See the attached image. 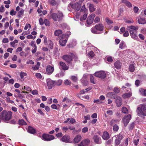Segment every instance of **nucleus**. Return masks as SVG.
<instances>
[{
    "label": "nucleus",
    "mask_w": 146,
    "mask_h": 146,
    "mask_svg": "<svg viewBox=\"0 0 146 146\" xmlns=\"http://www.w3.org/2000/svg\"><path fill=\"white\" fill-rule=\"evenodd\" d=\"M138 29V27L137 26L131 25L127 27V29L129 31L131 37L135 40L138 38L137 30Z\"/></svg>",
    "instance_id": "nucleus-1"
},
{
    "label": "nucleus",
    "mask_w": 146,
    "mask_h": 146,
    "mask_svg": "<svg viewBox=\"0 0 146 146\" xmlns=\"http://www.w3.org/2000/svg\"><path fill=\"white\" fill-rule=\"evenodd\" d=\"M1 116L3 117V121L8 123L12 118V113L11 111H7L6 110H3L1 112Z\"/></svg>",
    "instance_id": "nucleus-2"
},
{
    "label": "nucleus",
    "mask_w": 146,
    "mask_h": 146,
    "mask_svg": "<svg viewBox=\"0 0 146 146\" xmlns=\"http://www.w3.org/2000/svg\"><path fill=\"white\" fill-rule=\"evenodd\" d=\"M62 58L66 62L70 63L73 59L76 60L78 59L77 55L73 53H70L68 54H65L63 55Z\"/></svg>",
    "instance_id": "nucleus-3"
},
{
    "label": "nucleus",
    "mask_w": 146,
    "mask_h": 146,
    "mask_svg": "<svg viewBox=\"0 0 146 146\" xmlns=\"http://www.w3.org/2000/svg\"><path fill=\"white\" fill-rule=\"evenodd\" d=\"M104 27L103 25L101 24H99L96 25L91 29L92 32L93 33L99 34L100 33V31L103 30Z\"/></svg>",
    "instance_id": "nucleus-4"
},
{
    "label": "nucleus",
    "mask_w": 146,
    "mask_h": 146,
    "mask_svg": "<svg viewBox=\"0 0 146 146\" xmlns=\"http://www.w3.org/2000/svg\"><path fill=\"white\" fill-rule=\"evenodd\" d=\"M136 112L139 116H146V104H142L137 108Z\"/></svg>",
    "instance_id": "nucleus-5"
},
{
    "label": "nucleus",
    "mask_w": 146,
    "mask_h": 146,
    "mask_svg": "<svg viewBox=\"0 0 146 146\" xmlns=\"http://www.w3.org/2000/svg\"><path fill=\"white\" fill-rule=\"evenodd\" d=\"M63 15L62 12H58L57 13H54L52 15V19L55 21H60L62 19Z\"/></svg>",
    "instance_id": "nucleus-6"
},
{
    "label": "nucleus",
    "mask_w": 146,
    "mask_h": 146,
    "mask_svg": "<svg viewBox=\"0 0 146 146\" xmlns=\"http://www.w3.org/2000/svg\"><path fill=\"white\" fill-rule=\"evenodd\" d=\"M71 7L72 8L76 11H79L81 7V5L79 4L78 2L74 3H71L68 5V7Z\"/></svg>",
    "instance_id": "nucleus-7"
},
{
    "label": "nucleus",
    "mask_w": 146,
    "mask_h": 146,
    "mask_svg": "<svg viewBox=\"0 0 146 146\" xmlns=\"http://www.w3.org/2000/svg\"><path fill=\"white\" fill-rule=\"evenodd\" d=\"M54 138V137L53 135L46 134H43L42 137V140L47 141H50Z\"/></svg>",
    "instance_id": "nucleus-8"
},
{
    "label": "nucleus",
    "mask_w": 146,
    "mask_h": 146,
    "mask_svg": "<svg viewBox=\"0 0 146 146\" xmlns=\"http://www.w3.org/2000/svg\"><path fill=\"white\" fill-rule=\"evenodd\" d=\"M95 76L102 78H104L106 76V73L103 71L96 72L94 74Z\"/></svg>",
    "instance_id": "nucleus-9"
},
{
    "label": "nucleus",
    "mask_w": 146,
    "mask_h": 146,
    "mask_svg": "<svg viewBox=\"0 0 146 146\" xmlns=\"http://www.w3.org/2000/svg\"><path fill=\"white\" fill-rule=\"evenodd\" d=\"M47 85L49 89H51L52 87L55 86V81H53L50 78L46 80Z\"/></svg>",
    "instance_id": "nucleus-10"
},
{
    "label": "nucleus",
    "mask_w": 146,
    "mask_h": 146,
    "mask_svg": "<svg viewBox=\"0 0 146 146\" xmlns=\"http://www.w3.org/2000/svg\"><path fill=\"white\" fill-rule=\"evenodd\" d=\"M131 118V115L129 114L126 116H125L123 118L122 121L123 123L125 126H126L129 123L130 120Z\"/></svg>",
    "instance_id": "nucleus-11"
},
{
    "label": "nucleus",
    "mask_w": 146,
    "mask_h": 146,
    "mask_svg": "<svg viewBox=\"0 0 146 146\" xmlns=\"http://www.w3.org/2000/svg\"><path fill=\"white\" fill-rule=\"evenodd\" d=\"M95 16V15L94 13L92 14L90 16H89L87 19V24L88 25L92 24L93 21L94 19Z\"/></svg>",
    "instance_id": "nucleus-12"
},
{
    "label": "nucleus",
    "mask_w": 146,
    "mask_h": 146,
    "mask_svg": "<svg viewBox=\"0 0 146 146\" xmlns=\"http://www.w3.org/2000/svg\"><path fill=\"white\" fill-rule=\"evenodd\" d=\"M46 70L47 74L50 75L53 72L54 68L53 66L50 65H48L47 66Z\"/></svg>",
    "instance_id": "nucleus-13"
},
{
    "label": "nucleus",
    "mask_w": 146,
    "mask_h": 146,
    "mask_svg": "<svg viewBox=\"0 0 146 146\" xmlns=\"http://www.w3.org/2000/svg\"><path fill=\"white\" fill-rule=\"evenodd\" d=\"M60 65V68L64 70H67L69 68V66L66 64L62 62H59Z\"/></svg>",
    "instance_id": "nucleus-14"
},
{
    "label": "nucleus",
    "mask_w": 146,
    "mask_h": 146,
    "mask_svg": "<svg viewBox=\"0 0 146 146\" xmlns=\"http://www.w3.org/2000/svg\"><path fill=\"white\" fill-rule=\"evenodd\" d=\"M70 138L69 136L67 135H65L62 137L60 139V140L63 142L68 143H70Z\"/></svg>",
    "instance_id": "nucleus-15"
},
{
    "label": "nucleus",
    "mask_w": 146,
    "mask_h": 146,
    "mask_svg": "<svg viewBox=\"0 0 146 146\" xmlns=\"http://www.w3.org/2000/svg\"><path fill=\"white\" fill-rule=\"evenodd\" d=\"M93 139L94 142L97 144H100L102 143L100 138L97 135L94 136Z\"/></svg>",
    "instance_id": "nucleus-16"
},
{
    "label": "nucleus",
    "mask_w": 146,
    "mask_h": 146,
    "mask_svg": "<svg viewBox=\"0 0 146 146\" xmlns=\"http://www.w3.org/2000/svg\"><path fill=\"white\" fill-rule=\"evenodd\" d=\"M103 139L105 140H107L110 138V136L109 133L106 132H104L102 136Z\"/></svg>",
    "instance_id": "nucleus-17"
},
{
    "label": "nucleus",
    "mask_w": 146,
    "mask_h": 146,
    "mask_svg": "<svg viewBox=\"0 0 146 146\" xmlns=\"http://www.w3.org/2000/svg\"><path fill=\"white\" fill-rule=\"evenodd\" d=\"M116 103L117 107L120 106L122 104V100L119 97H118L117 98L116 100Z\"/></svg>",
    "instance_id": "nucleus-18"
},
{
    "label": "nucleus",
    "mask_w": 146,
    "mask_h": 146,
    "mask_svg": "<svg viewBox=\"0 0 146 146\" xmlns=\"http://www.w3.org/2000/svg\"><path fill=\"white\" fill-rule=\"evenodd\" d=\"M28 132L32 134H34L36 133L35 130L32 127L29 126L28 127Z\"/></svg>",
    "instance_id": "nucleus-19"
},
{
    "label": "nucleus",
    "mask_w": 146,
    "mask_h": 146,
    "mask_svg": "<svg viewBox=\"0 0 146 146\" xmlns=\"http://www.w3.org/2000/svg\"><path fill=\"white\" fill-rule=\"evenodd\" d=\"M82 137L79 135H77L74 139V141L76 143H78L81 139Z\"/></svg>",
    "instance_id": "nucleus-20"
},
{
    "label": "nucleus",
    "mask_w": 146,
    "mask_h": 146,
    "mask_svg": "<svg viewBox=\"0 0 146 146\" xmlns=\"http://www.w3.org/2000/svg\"><path fill=\"white\" fill-rule=\"evenodd\" d=\"M115 137L116 138V139L120 140V141L124 138L123 135L121 133H120L119 134L115 135Z\"/></svg>",
    "instance_id": "nucleus-21"
},
{
    "label": "nucleus",
    "mask_w": 146,
    "mask_h": 146,
    "mask_svg": "<svg viewBox=\"0 0 146 146\" xmlns=\"http://www.w3.org/2000/svg\"><path fill=\"white\" fill-rule=\"evenodd\" d=\"M62 33V32L61 30L58 29L55 31L54 32V35L57 36H60Z\"/></svg>",
    "instance_id": "nucleus-22"
},
{
    "label": "nucleus",
    "mask_w": 146,
    "mask_h": 146,
    "mask_svg": "<svg viewBox=\"0 0 146 146\" xmlns=\"http://www.w3.org/2000/svg\"><path fill=\"white\" fill-rule=\"evenodd\" d=\"M115 94L113 92H110L107 94L106 96L112 99H115Z\"/></svg>",
    "instance_id": "nucleus-23"
},
{
    "label": "nucleus",
    "mask_w": 146,
    "mask_h": 146,
    "mask_svg": "<svg viewBox=\"0 0 146 146\" xmlns=\"http://www.w3.org/2000/svg\"><path fill=\"white\" fill-rule=\"evenodd\" d=\"M67 42V40L66 39H63L62 38L60 39L59 42L60 44L62 46H64Z\"/></svg>",
    "instance_id": "nucleus-24"
},
{
    "label": "nucleus",
    "mask_w": 146,
    "mask_h": 146,
    "mask_svg": "<svg viewBox=\"0 0 146 146\" xmlns=\"http://www.w3.org/2000/svg\"><path fill=\"white\" fill-rule=\"evenodd\" d=\"M89 10L91 12H93L95 10V8H94V5L92 4L89 3Z\"/></svg>",
    "instance_id": "nucleus-25"
},
{
    "label": "nucleus",
    "mask_w": 146,
    "mask_h": 146,
    "mask_svg": "<svg viewBox=\"0 0 146 146\" xmlns=\"http://www.w3.org/2000/svg\"><path fill=\"white\" fill-rule=\"evenodd\" d=\"M122 3H124L127 7H131L132 6L131 3L129 2L126 0H123L122 1Z\"/></svg>",
    "instance_id": "nucleus-26"
},
{
    "label": "nucleus",
    "mask_w": 146,
    "mask_h": 146,
    "mask_svg": "<svg viewBox=\"0 0 146 146\" xmlns=\"http://www.w3.org/2000/svg\"><path fill=\"white\" fill-rule=\"evenodd\" d=\"M138 21L139 24H146V20L144 18H141L138 19Z\"/></svg>",
    "instance_id": "nucleus-27"
},
{
    "label": "nucleus",
    "mask_w": 146,
    "mask_h": 146,
    "mask_svg": "<svg viewBox=\"0 0 146 146\" xmlns=\"http://www.w3.org/2000/svg\"><path fill=\"white\" fill-rule=\"evenodd\" d=\"M121 63L119 61H117L114 64L115 67L117 69L120 68H121Z\"/></svg>",
    "instance_id": "nucleus-28"
},
{
    "label": "nucleus",
    "mask_w": 146,
    "mask_h": 146,
    "mask_svg": "<svg viewBox=\"0 0 146 146\" xmlns=\"http://www.w3.org/2000/svg\"><path fill=\"white\" fill-rule=\"evenodd\" d=\"M27 74L26 72H21L20 73V76L21 79L22 81H23L24 80V77L27 76Z\"/></svg>",
    "instance_id": "nucleus-29"
},
{
    "label": "nucleus",
    "mask_w": 146,
    "mask_h": 146,
    "mask_svg": "<svg viewBox=\"0 0 146 146\" xmlns=\"http://www.w3.org/2000/svg\"><path fill=\"white\" fill-rule=\"evenodd\" d=\"M131 93L130 92L125 94L122 95V97L124 98H128L131 96Z\"/></svg>",
    "instance_id": "nucleus-30"
},
{
    "label": "nucleus",
    "mask_w": 146,
    "mask_h": 146,
    "mask_svg": "<svg viewBox=\"0 0 146 146\" xmlns=\"http://www.w3.org/2000/svg\"><path fill=\"white\" fill-rule=\"evenodd\" d=\"M87 11V9L85 7V5H84L82 7L81 10L80 12L81 13H85Z\"/></svg>",
    "instance_id": "nucleus-31"
},
{
    "label": "nucleus",
    "mask_w": 146,
    "mask_h": 146,
    "mask_svg": "<svg viewBox=\"0 0 146 146\" xmlns=\"http://www.w3.org/2000/svg\"><path fill=\"white\" fill-rule=\"evenodd\" d=\"M139 91L143 96H146V89L144 90L142 88H141L139 90Z\"/></svg>",
    "instance_id": "nucleus-32"
},
{
    "label": "nucleus",
    "mask_w": 146,
    "mask_h": 146,
    "mask_svg": "<svg viewBox=\"0 0 146 146\" xmlns=\"http://www.w3.org/2000/svg\"><path fill=\"white\" fill-rule=\"evenodd\" d=\"M121 111L123 113L126 114L128 113V110L127 108L124 107H123L121 108Z\"/></svg>",
    "instance_id": "nucleus-33"
},
{
    "label": "nucleus",
    "mask_w": 146,
    "mask_h": 146,
    "mask_svg": "<svg viewBox=\"0 0 146 146\" xmlns=\"http://www.w3.org/2000/svg\"><path fill=\"white\" fill-rule=\"evenodd\" d=\"M48 43L46 44V45H47L50 48L52 49L53 46V44L51 40H48Z\"/></svg>",
    "instance_id": "nucleus-34"
},
{
    "label": "nucleus",
    "mask_w": 146,
    "mask_h": 146,
    "mask_svg": "<svg viewBox=\"0 0 146 146\" xmlns=\"http://www.w3.org/2000/svg\"><path fill=\"white\" fill-rule=\"evenodd\" d=\"M129 71L131 72H133L135 70V67L133 64L130 65L129 67Z\"/></svg>",
    "instance_id": "nucleus-35"
},
{
    "label": "nucleus",
    "mask_w": 146,
    "mask_h": 146,
    "mask_svg": "<svg viewBox=\"0 0 146 146\" xmlns=\"http://www.w3.org/2000/svg\"><path fill=\"white\" fill-rule=\"evenodd\" d=\"M35 76L38 79H43V76L40 73H36L35 74Z\"/></svg>",
    "instance_id": "nucleus-36"
},
{
    "label": "nucleus",
    "mask_w": 146,
    "mask_h": 146,
    "mask_svg": "<svg viewBox=\"0 0 146 146\" xmlns=\"http://www.w3.org/2000/svg\"><path fill=\"white\" fill-rule=\"evenodd\" d=\"M19 124L21 125H26V123L23 119L19 120Z\"/></svg>",
    "instance_id": "nucleus-37"
},
{
    "label": "nucleus",
    "mask_w": 146,
    "mask_h": 146,
    "mask_svg": "<svg viewBox=\"0 0 146 146\" xmlns=\"http://www.w3.org/2000/svg\"><path fill=\"white\" fill-rule=\"evenodd\" d=\"M106 22L108 25H110L113 23V21L108 18L106 19Z\"/></svg>",
    "instance_id": "nucleus-38"
},
{
    "label": "nucleus",
    "mask_w": 146,
    "mask_h": 146,
    "mask_svg": "<svg viewBox=\"0 0 146 146\" xmlns=\"http://www.w3.org/2000/svg\"><path fill=\"white\" fill-rule=\"evenodd\" d=\"M87 16V14L86 13H84L82 17L80 18V19L81 21H82L83 20H85Z\"/></svg>",
    "instance_id": "nucleus-39"
},
{
    "label": "nucleus",
    "mask_w": 146,
    "mask_h": 146,
    "mask_svg": "<svg viewBox=\"0 0 146 146\" xmlns=\"http://www.w3.org/2000/svg\"><path fill=\"white\" fill-rule=\"evenodd\" d=\"M90 81L93 84H95L96 83V81L94 80V77L92 75L90 76Z\"/></svg>",
    "instance_id": "nucleus-40"
},
{
    "label": "nucleus",
    "mask_w": 146,
    "mask_h": 146,
    "mask_svg": "<svg viewBox=\"0 0 146 146\" xmlns=\"http://www.w3.org/2000/svg\"><path fill=\"white\" fill-rule=\"evenodd\" d=\"M71 78L72 81L74 82H76L77 81V76H73L71 77Z\"/></svg>",
    "instance_id": "nucleus-41"
},
{
    "label": "nucleus",
    "mask_w": 146,
    "mask_h": 146,
    "mask_svg": "<svg viewBox=\"0 0 146 146\" xmlns=\"http://www.w3.org/2000/svg\"><path fill=\"white\" fill-rule=\"evenodd\" d=\"M62 80H58L57 82L55 81V86H60L61 85Z\"/></svg>",
    "instance_id": "nucleus-42"
},
{
    "label": "nucleus",
    "mask_w": 146,
    "mask_h": 146,
    "mask_svg": "<svg viewBox=\"0 0 146 146\" xmlns=\"http://www.w3.org/2000/svg\"><path fill=\"white\" fill-rule=\"evenodd\" d=\"M120 88L117 87H115L113 89V91L117 93H118L120 92Z\"/></svg>",
    "instance_id": "nucleus-43"
},
{
    "label": "nucleus",
    "mask_w": 146,
    "mask_h": 146,
    "mask_svg": "<svg viewBox=\"0 0 146 146\" xmlns=\"http://www.w3.org/2000/svg\"><path fill=\"white\" fill-rule=\"evenodd\" d=\"M90 140L88 139H86L82 141V142H83V143H84V144L86 146H87V145L90 143Z\"/></svg>",
    "instance_id": "nucleus-44"
},
{
    "label": "nucleus",
    "mask_w": 146,
    "mask_h": 146,
    "mask_svg": "<svg viewBox=\"0 0 146 146\" xmlns=\"http://www.w3.org/2000/svg\"><path fill=\"white\" fill-rule=\"evenodd\" d=\"M124 44L125 42L123 41H121L119 44V48L121 49H123L124 46Z\"/></svg>",
    "instance_id": "nucleus-45"
},
{
    "label": "nucleus",
    "mask_w": 146,
    "mask_h": 146,
    "mask_svg": "<svg viewBox=\"0 0 146 146\" xmlns=\"http://www.w3.org/2000/svg\"><path fill=\"white\" fill-rule=\"evenodd\" d=\"M31 45L34 46V49L32 50V52L33 53H34L36 52V51L37 47L35 44H31Z\"/></svg>",
    "instance_id": "nucleus-46"
},
{
    "label": "nucleus",
    "mask_w": 146,
    "mask_h": 146,
    "mask_svg": "<svg viewBox=\"0 0 146 146\" xmlns=\"http://www.w3.org/2000/svg\"><path fill=\"white\" fill-rule=\"evenodd\" d=\"M45 25L46 26H49L50 25V22L47 19H45L44 20V22Z\"/></svg>",
    "instance_id": "nucleus-47"
},
{
    "label": "nucleus",
    "mask_w": 146,
    "mask_h": 146,
    "mask_svg": "<svg viewBox=\"0 0 146 146\" xmlns=\"http://www.w3.org/2000/svg\"><path fill=\"white\" fill-rule=\"evenodd\" d=\"M24 11L22 9L21 10H20L19 12H18V17L19 18H20L22 15L24 13Z\"/></svg>",
    "instance_id": "nucleus-48"
},
{
    "label": "nucleus",
    "mask_w": 146,
    "mask_h": 146,
    "mask_svg": "<svg viewBox=\"0 0 146 146\" xmlns=\"http://www.w3.org/2000/svg\"><path fill=\"white\" fill-rule=\"evenodd\" d=\"M119 127L117 125L115 124L113 127V129L115 131H117L118 130Z\"/></svg>",
    "instance_id": "nucleus-49"
},
{
    "label": "nucleus",
    "mask_w": 146,
    "mask_h": 146,
    "mask_svg": "<svg viewBox=\"0 0 146 146\" xmlns=\"http://www.w3.org/2000/svg\"><path fill=\"white\" fill-rule=\"evenodd\" d=\"M80 15V13L79 12H77L76 15V19H75V18H74L75 19L76 21L78 20L79 18Z\"/></svg>",
    "instance_id": "nucleus-50"
},
{
    "label": "nucleus",
    "mask_w": 146,
    "mask_h": 146,
    "mask_svg": "<svg viewBox=\"0 0 146 146\" xmlns=\"http://www.w3.org/2000/svg\"><path fill=\"white\" fill-rule=\"evenodd\" d=\"M100 21V19L99 17H96L95 18L94 22L96 23H97L98 22H99Z\"/></svg>",
    "instance_id": "nucleus-51"
},
{
    "label": "nucleus",
    "mask_w": 146,
    "mask_h": 146,
    "mask_svg": "<svg viewBox=\"0 0 146 146\" xmlns=\"http://www.w3.org/2000/svg\"><path fill=\"white\" fill-rule=\"evenodd\" d=\"M94 103H96L97 104H100L102 103V102L100 101L99 100H94Z\"/></svg>",
    "instance_id": "nucleus-52"
},
{
    "label": "nucleus",
    "mask_w": 146,
    "mask_h": 146,
    "mask_svg": "<svg viewBox=\"0 0 146 146\" xmlns=\"http://www.w3.org/2000/svg\"><path fill=\"white\" fill-rule=\"evenodd\" d=\"M121 142V141L120 140H118L116 139H115V145H119Z\"/></svg>",
    "instance_id": "nucleus-53"
},
{
    "label": "nucleus",
    "mask_w": 146,
    "mask_h": 146,
    "mask_svg": "<svg viewBox=\"0 0 146 146\" xmlns=\"http://www.w3.org/2000/svg\"><path fill=\"white\" fill-rule=\"evenodd\" d=\"M88 131V128L87 127H85L82 129V131L83 133H85L87 132Z\"/></svg>",
    "instance_id": "nucleus-54"
},
{
    "label": "nucleus",
    "mask_w": 146,
    "mask_h": 146,
    "mask_svg": "<svg viewBox=\"0 0 146 146\" xmlns=\"http://www.w3.org/2000/svg\"><path fill=\"white\" fill-rule=\"evenodd\" d=\"M39 22L40 25H42L44 24V21L43 19L42 18H40L39 19Z\"/></svg>",
    "instance_id": "nucleus-55"
},
{
    "label": "nucleus",
    "mask_w": 146,
    "mask_h": 146,
    "mask_svg": "<svg viewBox=\"0 0 146 146\" xmlns=\"http://www.w3.org/2000/svg\"><path fill=\"white\" fill-rule=\"evenodd\" d=\"M50 4L52 5H55L56 4V2L54 0H52L50 2Z\"/></svg>",
    "instance_id": "nucleus-56"
},
{
    "label": "nucleus",
    "mask_w": 146,
    "mask_h": 146,
    "mask_svg": "<svg viewBox=\"0 0 146 146\" xmlns=\"http://www.w3.org/2000/svg\"><path fill=\"white\" fill-rule=\"evenodd\" d=\"M69 99L67 98V97H65L63 99L62 102H64L66 101V102H67L69 101Z\"/></svg>",
    "instance_id": "nucleus-57"
},
{
    "label": "nucleus",
    "mask_w": 146,
    "mask_h": 146,
    "mask_svg": "<svg viewBox=\"0 0 146 146\" xmlns=\"http://www.w3.org/2000/svg\"><path fill=\"white\" fill-rule=\"evenodd\" d=\"M29 27L30 28H31V25L29 24H27L24 28V29L25 30H27Z\"/></svg>",
    "instance_id": "nucleus-58"
},
{
    "label": "nucleus",
    "mask_w": 146,
    "mask_h": 146,
    "mask_svg": "<svg viewBox=\"0 0 146 146\" xmlns=\"http://www.w3.org/2000/svg\"><path fill=\"white\" fill-rule=\"evenodd\" d=\"M51 108L52 109L54 110H57V105L55 104H53L51 106Z\"/></svg>",
    "instance_id": "nucleus-59"
},
{
    "label": "nucleus",
    "mask_w": 146,
    "mask_h": 146,
    "mask_svg": "<svg viewBox=\"0 0 146 146\" xmlns=\"http://www.w3.org/2000/svg\"><path fill=\"white\" fill-rule=\"evenodd\" d=\"M76 121L73 118H71L70 120V123L71 124H73L75 123Z\"/></svg>",
    "instance_id": "nucleus-60"
},
{
    "label": "nucleus",
    "mask_w": 146,
    "mask_h": 146,
    "mask_svg": "<svg viewBox=\"0 0 146 146\" xmlns=\"http://www.w3.org/2000/svg\"><path fill=\"white\" fill-rule=\"evenodd\" d=\"M16 12L14 11L13 9L10 12V14L11 15L13 16L15 15Z\"/></svg>",
    "instance_id": "nucleus-61"
},
{
    "label": "nucleus",
    "mask_w": 146,
    "mask_h": 146,
    "mask_svg": "<svg viewBox=\"0 0 146 146\" xmlns=\"http://www.w3.org/2000/svg\"><path fill=\"white\" fill-rule=\"evenodd\" d=\"M31 93L33 95H37L38 94V92L37 90H35L32 92Z\"/></svg>",
    "instance_id": "nucleus-62"
},
{
    "label": "nucleus",
    "mask_w": 146,
    "mask_h": 146,
    "mask_svg": "<svg viewBox=\"0 0 146 146\" xmlns=\"http://www.w3.org/2000/svg\"><path fill=\"white\" fill-rule=\"evenodd\" d=\"M107 60L109 62H111L113 61L112 57L111 56L108 57L107 58Z\"/></svg>",
    "instance_id": "nucleus-63"
},
{
    "label": "nucleus",
    "mask_w": 146,
    "mask_h": 146,
    "mask_svg": "<svg viewBox=\"0 0 146 146\" xmlns=\"http://www.w3.org/2000/svg\"><path fill=\"white\" fill-rule=\"evenodd\" d=\"M139 8L136 7H134L133 8V11L135 13H137L138 12Z\"/></svg>",
    "instance_id": "nucleus-64"
}]
</instances>
